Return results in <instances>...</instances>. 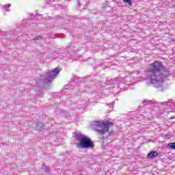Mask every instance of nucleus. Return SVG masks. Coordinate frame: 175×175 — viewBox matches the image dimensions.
<instances>
[{
  "label": "nucleus",
  "mask_w": 175,
  "mask_h": 175,
  "mask_svg": "<svg viewBox=\"0 0 175 175\" xmlns=\"http://www.w3.org/2000/svg\"><path fill=\"white\" fill-rule=\"evenodd\" d=\"M150 68L148 71L150 73V81L154 84L156 88L163 87L165 80L167 77H170V72H169L161 62L154 61L149 65Z\"/></svg>",
  "instance_id": "1"
},
{
  "label": "nucleus",
  "mask_w": 175,
  "mask_h": 175,
  "mask_svg": "<svg viewBox=\"0 0 175 175\" xmlns=\"http://www.w3.org/2000/svg\"><path fill=\"white\" fill-rule=\"evenodd\" d=\"M114 123L106 120V121H96L94 122V129L96 132H98L100 135H105L107 133V137H109L113 135L114 131L113 130Z\"/></svg>",
  "instance_id": "2"
},
{
  "label": "nucleus",
  "mask_w": 175,
  "mask_h": 175,
  "mask_svg": "<svg viewBox=\"0 0 175 175\" xmlns=\"http://www.w3.org/2000/svg\"><path fill=\"white\" fill-rule=\"evenodd\" d=\"M59 72H61V68L56 67L48 72L40 75L36 81L37 85L40 84H47L48 83L53 81V80L58 76Z\"/></svg>",
  "instance_id": "3"
},
{
  "label": "nucleus",
  "mask_w": 175,
  "mask_h": 175,
  "mask_svg": "<svg viewBox=\"0 0 175 175\" xmlns=\"http://www.w3.org/2000/svg\"><path fill=\"white\" fill-rule=\"evenodd\" d=\"M75 144L78 148H88V137L82 133H75Z\"/></svg>",
  "instance_id": "4"
},
{
  "label": "nucleus",
  "mask_w": 175,
  "mask_h": 175,
  "mask_svg": "<svg viewBox=\"0 0 175 175\" xmlns=\"http://www.w3.org/2000/svg\"><path fill=\"white\" fill-rule=\"evenodd\" d=\"M79 81H80V78L75 76L73 81L71 83H69L67 85V87H68L69 88H72V87H75V85H76V83H79Z\"/></svg>",
  "instance_id": "5"
},
{
  "label": "nucleus",
  "mask_w": 175,
  "mask_h": 175,
  "mask_svg": "<svg viewBox=\"0 0 175 175\" xmlns=\"http://www.w3.org/2000/svg\"><path fill=\"white\" fill-rule=\"evenodd\" d=\"M158 155V152L157 151H152L150 153L148 154L147 158L152 159L156 158V157Z\"/></svg>",
  "instance_id": "6"
},
{
  "label": "nucleus",
  "mask_w": 175,
  "mask_h": 175,
  "mask_svg": "<svg viewBox=\"0 0 175 175\" xmlns=\"http://www.w3.org/2000/svg\"><path fill=\"white\" fill-rule=\"evenodd\" d=\"M10 3L5 4L1 6V9L2 10H5V12H10V10H9V8H10Z\"/></svg>",
  "instance_id": "7"
},
{
  "label": "nucleus",
  "mask_w": 175,
  "mask_h": 175,
  "mask_svg": "<svg viewBox=\"0 0 175 175\" xmlns=\"http://www.w3.org/2000/svg\"><path fill=\"white\" fill-rule=\"evenodd\" d=\"M43 126V123H37L35 129L36 131H42Z\"/></svg>",
  "instance_id": "8"
},
{
  "label": "nucleus",
  "mask_w": 175,
  "mask_h": 175,
  "mask_svg": "<svg viewBox=\"0 0 175 175\" xmlns=\"http://www.w3.org/2000/svg\"><path fill=\"white\" fill-rule=\"evenodd\" d=\"M88 147L90 148H94V147H95L94 142H92L90 139H88Z\"/></svg>",
  "instance_id": "9"
},
{
  "label": "nucleus",
  "mask_w": 175,
  "mask_h": 175,
  "mask_svg": "<svg viewBox=\"0 0 175 175\" xmlns=\"http://www.w3.org/2000/svg\"><path fill=\"white\" fill-rule=\"evenodd\" d=\"M168 146L172 150H175V143H170V144H168Z\"/></svg>",
  "instance_id": "10"
},
{
  "label": "nucleus",
  "mask_w": 175,
  "mask_h": 175,
  "mask_svg": "<svg viewBox=\"0 0 175 175\" xmlns=\"http://www.w3.org/2000/svg\"><path fill=\"white\" fill-rule=\"evenodd\" d=\"M42 169L45 171V172H49V167H47V165H46L45 164L42 165Z\"/></svg>",
  "instance_id": "11"
},
{
  "label": "nucleus",
  "mask_w": 175,
  "mask_h": 175,
  "mask_svg": "<svg viewBox=\"0 0 175 175\" xmlns=\"http://www.w3.org/2000/svg\"><path fill=\"white\" fill-rule=\"evenodd\" d=\"M124 3H128L129 5H132V0H123Z\"/></svg>",
  "instance_id": "12"
},
{
  "label": "nucleus",
  "mask_w": 175,
  "mask_h": 175,
  "mask_svg": "<svg viewBox=\"0 0 175 175\" xmlns=\"http://www.w3.org/2000/svg\"><path fill=\"white\" fill-rule=\"evenodd\" d=\"M42 40V37L41 36H38L36 38L33 39V40Z\"/></svg>",
  "instance_id": "13"
},
{
  "label": "nucleus",
  "mask_w": 175,
  "mask_h": 175,
  "mask_svg": "<svg viewBox=\"0 0 175 175\" xmlns=\"http://www.w3.org/2000/svg\"><path fill=\"white\" fill-rule=\"evenodd\" d=\"M174 118H175V116H173L170 118V120H174Z\"/></svg>",
  "instance_id": "14"
},
{
  "label": "nucleus",
  "mask_w": 175,
  "mask_h": 175,
  "mask_svg": "<svg viewBox=\"0 0 175 175\" xmlns=\"http://www.w3.org/2000/svg\"><path fill=\"white\" fill-rule=\"evenodd\" d=\"M49 2H53V1H58V0H49Z\"/></svg>",
  "instance_id": "15"
},
{
  "label": "nucleus",
  "mask_w": 175,
  "mask_h": 175,
  "mask_svg": "<svg viewBox=\"0 0 175 175\" xmlns=\"http://www.w3.org/2000/svg\"><path fill=\"white\" fill-rule=\"evenodd\" d=\"M78 5L80 6V1H78Z\"/></svg>",
  "instance_id": "16"
},
{
  "label": "nucleus",
  "mask_w": 175,
  "mask_h": 175,
  "mask_svg": "<svg viewBox=\"0 0 175 175\" xmlns=\"http://www.w3.org/2000/svg\"><path fill=\"white\" fill-rule=\"evenodd\" d=\"M1 147H3V144H1Z\"/></svg>",
  "instance_id": "17"
}]
</instances>
